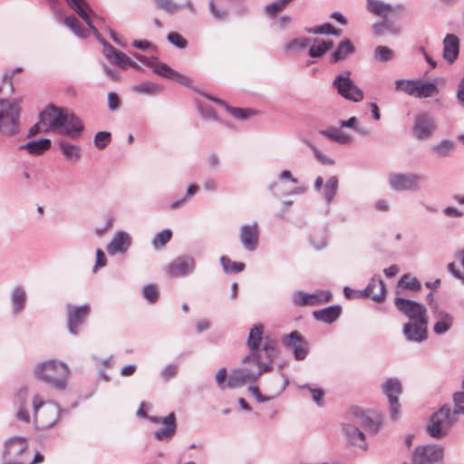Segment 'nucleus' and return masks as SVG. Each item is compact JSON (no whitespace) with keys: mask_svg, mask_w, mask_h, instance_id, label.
Instances as JSON below:
<instances>
[{"mask_svg":"<svg viewBox=\"0 0 464 464\" xmlns=\"http://www.w3.org/2000/svg\"><path fill=\"white\" fill-rule=\"evenodd\" d=\"M157 9L166 12L169 14H174L182 9V5L174 0H153Z\"/></svg>","mask_w":464,"mask_h":464,"instance_id":"nucleus-42","label":"nucleus"},{"mask_svg":"<svg viewBox=\"0 0 464 464\" xmlns=\"http://www.w3.org/2000/svg\"><path fill=\"white\" fill-rule=\"evenodd\" d=\"M382 391L389 401L398 399V396L401 392V383L396 378L388 379L382 384Z\"/></svg>","mask_w":464,"mask_h":464,"instance_id":"nucleus-41","label":"nucleus"},{"mask_svg":"<svg viewBox=\"0 0 464 464\" xmlns=\"http://www.w3.org/2000/svg\"><path fill=\"white\" fill-rule=\"evenodd\" d=\"M312 43V40L306 37L295 38L285 44V50L287 52L301 49L304 50Z\"/></svg>","mask_w":464,"mask_h":464,"instance_id":"nucleus-51","label":"nucleus"},{"mask_svg":"<svg viewBox=\"0 0 464 464\" xmlns=\"http://www.w3.org/2000/svg\"><path fill=\"white\" fill-rule=\"evenodd\" d=\"M398 285L412 291H417L421 286L420 282L415 276H411L409 274H405L401 277Z\"/></svg>","mask_w":464,"mask_h":464,"instance_id":"nucleus-47","label":"nucleus"},{"mask_svg":"<svg viewBox=\"0 0 464 464\" xmlns=\"http://www.w3.org/2000/svg\"><path fill=\"white\" fill-rule=\"evenodd\" d=\"M50 139H40L20 145V150H26L30 154L40 155L51 148Z\"/></svg>","mask_w":464,"mask_h":464,"instance_id":"nucleus-35","label":"nucleus"},{"mask_svg":"<svg viewBox=\"0 0 464 464\" xmlns=\"http://www.w3.org/2000/svg\"><path fill=\"white\" fill-rule=\"evenodd\" d=\"M293 302L299 306H315L328 303L332 299L329 291L318 290L308 294L304 291H295L292 295Z\"/></svg>","mask_w":464,"mask_h":464,"instance_id":"nucleus-16","label":"nucleus"},{"mask_svg":"<svg viewBox=\"0 0 464 464\" xmlns=\"http://www.w3.org/2000/svg\"><path fill=\"white\" fill-rule=\"evenodd\" d=\"M306 31L310 34H334V35H339L340 31L336 30L331 24H324L319 26L312 27L306 29Z\"/></svg>","mask_w":464,"mask_h":464,"instance_id":"nucleus-54","label":"nucleus"},{"mask_svg":"<svg viewBox=\"0 0 464 464\" xmlns=\"http://www.w3.org/2000/svg\"><path fill=\"white\" fill-rule=\"evenodd\" d=\"M334 87L343 98L359 102L363 100L364 93L350 78V72L337 75L334 82Z\"/></svg>","mask_w":464,"mask_h":464,"instance_id":"nucleus-9","label":"nucleus"},{"mask_svg":"<svg viewBox=\"0 0 464 464\" xmlns=\"http://www.w3.org/2000/svg\"><path fill=\"white\" fill-rule=\"evenodd\" d=\"M28 450V443L24 437L15 436L4 443V464H24V459Z\"/></svg>","mask_w":464,"mask_h":464,"instance_id":"nucleus-8","label":"nucleus"},{"mask_svg":"<svg viewBox=\"0 0 464 464\" xmlns=\"http://www.w3.org/2000/svg\"><path fill=\"white\" fill-rule=\"evenodd\" d=\"M349 414L352 422L343 424V430L347 440L353 445L365 450L367 445L365 443V435L362 429L372 434H376L379 430V425L358 408H352Z\"/></svg>","mask_w":464,"mask_h":464,"instance_id":"nucleus-3","label":"nucleus"},{"mask_svg":"<svg viewBox=\"0 0 464 464\" xmlns=\"http://www.w3.org/2000/svg\"><path fill=\"white\" fill-rule=\"evenodd\" d=\"M178 371L177 364H168L160 372L163 379L168 380L174 377Z\"/></svg>","mask_w":464,"mask_h":464,"instance_id":"nucleus-63","label":"nucleus"},{"mask_svg":"<svg viewBox=\"0 0 464 464\" xmlns=\"http://www.w3.org/2000/svg\"><path fill=\"white\" fill-rule=\"evenodd\" d=\"M367 10L382 19L401 17L405 13V7L401 5H392L381 0H366Z\"/></svg>","mask_w":464,"mask_h":464,"instance_id":"nucleus-15","label":"nucleus"},{"mask_svg":"<svg viewBox=\"0 0 464 464\" xmlns=\"http://www.w3.org/2000/svg\"><path fill=\"white\" fill-rule=\"evenodd\" d=\"M459 53V38L452 34H448L443 40V58L450 63H454Z\"/></svg>","mask_w":464,"mask_h":464,"instance_id":"nucleus-27","label":"nucleus"},{"mask_svg":"<svg viewBox=\"0 0 464 464\" xmlns=\"http://www.w3.org/2000/svg\"><path fill=\"white\" fill-rule=\"evenodd\" d=\"M57 145L65 160L77 161L81 159V148L79 146L63 140H59Z\"/></svg>","mask_w":464,"mask_h":464,"instance_id":"nucleus-33","label":"nucleus"},{"mask_svg":"<svg viewBox=\"0 0 464 464\" xmlns=\"http://www.w3.org/2000/svg\"><path fill=\"white\" fill-rule=\"evenodd\" d=\"M208 99L223 106L226 109V111L236 119L246 120L250 115H252L254 113L253 111L248 110V109L230 107L227 103H225L223 101H221L218 98L208 96Z\"/></svg>","mask_w":464,"mask_h":464,"instance_id":"nucleus-40","label":"nucleus"},{"mask_svg":"<svg viewBox=\"0 0 464 464\" xmlns=\"http://www.w3.org/2000/svg\"><path fill=\"white\" fill-rule=\"evenodd\" d=\"M436 130L435 120L428 113L416 115L413 132L417 139L421 140H429Z\"/></svg>","mask_w":464,"mask_h":464,"instance_id":"nucleus-21","label":"nucleus"},{"mask_svg":"<svg viewBox=\"0 0 464 464\" xmlns=\"http://www.w3.org/2000/svg\"><path fill=\"white\" fill-rule=\"evenodd\" d=\"M220 264L226 273H239L245 269V264L232 262L227 256L220 257Z\"/></svg>","mask_w":464,"mask_h":464,"instance_id":"nucleus-48","label":"nucleus"},{"mask_svg":"<svg viewBox=\"0 0 464 464\" xmlns=\"http://www.w3.org/2000/svg\"><path fill=\"white\" fill-rule=\"evenodd\" d=\"M313 44L309 48L308 54L312 58H320L326 53L332 47V41H323L317 38L312 41Z\"/></svg>","mask_w":464,"mask_h":464,"instance_id":"nucleus-38","label":"nucleus"},{"mask_svg":"<svg viewBox=\"0 0 464 464\" xmlns=\"http://www.w3.org/2000/svg\"><path fill=\"white\" fill-rule=\"evenodd\" d=\"M63 23L66 26H68L77 36L81 38H86L88 36V32L84 29L80 21L74 16L70 15L66 16L63 19Z\"/></svg>","mask_w":464,"mask_h":464,"instance_id":"nucleus-43","label":"nucleus"},{"mask_svg":"<svg viewBox=\"0 0 464 464\" xmlns=\"http://www.w3.org/2000/svg\"><path fill=\"white\" fill-rule=\"evenodd\" d=\"M175 70H173L167 63L156 62L153 67V72L166 79H172L175 75Z\"/></svg>","mask_w":464,"mask_h":464,"instance_id":"nucleus-52","label":"nucleus"},{"mask_svg":"<svg viewBox=\"0 0 464 464\" xmlns=\"http://www.w3.org/2000/svg\"><path fill=\"white\" fill-rule=\"evenodd\" d=\"M227 373L226 368H220L215 376L216 382L220 389L227 388Z\"/></svg>","mask_w":464,"mask_h":464,"instance_id":"nucleus-61","label":"nucleus"},{"mask_svg":"<svg viewBox=\"0 0 464 464\" xmlns=\"http://www.w3.org/2000/svg\"><path fill=\"white\" fill-rule=\"evenodd\" d=\"M150 421L153 423H160L162 428L154 432V436L158 440H170L176 433L177 422L174 412H170L166 417L148 416Z\"/></svg>","mask_w":464,"mask_h":464,"instance_id":"nucleus-20","label":"nucleus"},{"mask_svg":"<svg viewBox=\"0 0 464 464\" xmlns=\"http://www.w3.org/2000/svg\"><path fill=\"white\" fill-rule=\"evenodd\" d=\"M456 256L460 261L463 270L458 269L453 262L447 265V269L454 278L458 279L464 285V248L458 252Z\"/></svg>","mask_w":464,"mask_h":464,"instance_id":"nucleus-45","label":"nucleus"},{"mask_svg":"<svg viewBox=\"0 0 464 464\" xmlns=\"http://www.w3.org/2000/svg\"><path fill=\"white\" fill-rule=\"evenodd\" d=\"M69 5L79 14V16L88 24L90 29L93 32L97 38L101 34L98 29L93 25V23L89 15V5L85 0H67Z\"/></svg>","mask_w":464,"mask_h":464,"instance_id":"nucleus-29","label":"nucleus"},{"mask_svg":"<svg viewBox=\"0 0 464 464\" xmlns=\"http://www.w3.org/2000/svg\"><path fill=\"white\" fill-rule=\"evenodd\" d=\"M143 297L150 303H155L159 298V291L156 285H147L142 288Z\"/></svg>","mask_w":464,"mask_h":464,"instance_id":"nucleus-57","label":"nucleus"},{"mask_svg":"<svg viewBox=\"0 0 464 464\" xmlns=\"http://www.w3.org/2000/svg\"><path fill=\"white\" fill-rule=\"evenodd\" d=\"M196 268L195 258L184 255L178 256L167 266V272L171 277H186L191 275Z\"/></svg>","mask_w":464,"mask_h":464,"instance_id":"nucleus-18","label":"nucleus"},{"mask_svg":"<svg viewBox=\"0 0 464 464\" xmlns=\"http://www.w3.org/2000/svg\"><path fill=\"white\" fill-rule=\"evenodd\" d=\"M104 54L105 56L111 60L114 64L118 65L122 69H127L128 67H132L136 70H140V66L133 62L128 55L124 53L117 50L113 45L108 43H104Z\"/></svg>","mask_w":464,"mask_h":464,"instance_id":"nucleus-23","label":"nucleus"},{"mask_svg":"<svg viewBox=\"0 0 464 464\" xmlns=\"http://www.w3.org/2000/svg\"><path fill=\"white\" fill-rule=\"evenodd\" d=\"M309 148L313 150L314 154V157L316 158V160L318 161H320L322 164L324 165H334V160L325 155L324 152H322L318 148H316L314 145H313L312 143H309L308 144Z\"/></svg>","mask_w":464,"mask_h":464,"instance_id":"nucleus-58","label":"nucleus"},{"mask_svg":"<svg viewBox=\"0 0 464 464\" xmlns=\"http://www.w3.org/2000/svg\"><path fill=\"white\" fill-rule=\"evenodd\" d=\"M34 372L37 378L57 391H64L68 385L70 370L58 360H48L37 364Z\"/></svg>","mask_w":464,"mask_h":464,"instance_id":"nucleus-4","label":"nucleus"},{"mask_svg":"<svg viewBox=\"0 0 464 464\" xmlns=\"http://www.w3.org/2000/svg\"><path fill=\"white\" fill-rule=\"evenodd\" d=\"M342 312L340 305H329L324 309L316 310L313 312L314 317L317 321L324 322L325 324H332L337 320Z\"/></svg>","mask_w":464,"mask_h":464,"instance_id":"nucleus-31","label":"nucleus"},{"mask_svg":"<svg viewBox=\"0 0 464 464\" xmlns=\"http://www.w3.org/2000/svg\"><path fill=\"white\" fill-rule=\"evenodd\" d=\"M94 145L102 150L111 142V133L108 131H99L95 134L93 140Z\"/></svg>","mask_w":464,"mask_h":464,"instance_id":"nucleus-56","label":"nucleus"},{"mask_svg":"<svg viewBox=\"0 0 464 464\" xmlns=\"http://www.w3.org/2000/svg\"><path fill=\"white\" fill-rule=\"evenodd\" d=\"M91 314V306L88 304L82 305H66L67 328L71 334L77 335L79 328L87 320Z\"/></svg>","mask_w":464,"mask_h":464,"instance_id":"nucleus-13","label":"nucleus"},{"mask_svg":"<svg viewBox=\"0 0 464 464\" xmlns=\"http://www.w3.org/2000/svg\"><path fill=\"white\" fill-rule=\"evenodd\" d=\"M355 51L354 46L348 39L340 42L337 49L332 54V62L338 63L344 60L349 54L353 53Z\"/></svg>","mask_w":464,"mask_h":464,"instance_id":"nucleus-37","label":"nucleus"},{"mask_svg":"<svg viewBox=\"0 0 464 464\" xmlns=\"http://www.w3.org/2000/svg\"><path fill=\"white\" fill-rule=\"evenodd\" d=\"M393 51L382 45H379L374 50V58L381 63H387L393 58Z\"/></svg>","mask_w":464,"mask_h":464,"instance_id":"nucleus-53","label":"nucleus"},{"mask_svg":"<svg viewBox=\"0 0 464 464\" xmlns=\"http://www.w3.org/2000/svg\"><path fill=\"white\" fill-rule=\"evenodd\" d=\"M360 297H371L373 301L381 303L384 300L386 287L382 279L372 278L367 286L360 291Z\"/></svg>","mask_w":464,"mask_h":464,"instance_id":"nucleus-26","label":"nucleus"},{"mask_svg":"<svg viewBox=\"0 0 464 464\" xmlns=\"http://www.w3.org/2000/svg\"><path fill=\"white\" fill-rule=\"evenodd\" d=\"M424 178L416 173H392L388 184L394 191H418Z\"/></svg>","mask_w":464,"mask_h":464,"instance_id":"nucleus-10","label":"nucleus"},{"mask_svg":"<svg viewBox=\"0 0 464 464\" xmlns=\"http://www.w3.org/2000/svg\"><path fill=\"white\" fill-rule=\"evenodd\" d=\"M435 323L433 325V332L437 335H442L448 333L453 326L454 317L448 311L440 308H436L433 311Z\"/></svg>","mask_w":464,"mask_h":464,"instance_id":"nucleus-25","label":"nucleus"},{"mask_svg":"<svg viewBox=\"0 0 464 464\" xmlns=\"http://www.w3.org/2000/svg\"><path fill=\"white\" fill-rule=\"evenodd\" d=\"M34 420L38 429L47 430L53 427L63 411L62 408L53 401H44L41 396L33 398Z\"/></svg>","mask_w":464,"mask_h":464,"instance_id":"nucleus-6","label":"nucleus"},{"mask_svg":"<svg viewBox=\"0 0 464 464\" xmlns=\"http://www.w3.org/2000/svg\"><path fill=\"white\" fill-rule=\"evenodd\" d=\"M455 143L453 140H443L431 148L432 151L440 157H446L454 149Z\"/></svg>","mask_w":464,"mask_h":464,"instance_id":"nucleus-46","label":"nucleus"},{"mask_svg":"<svg viewBox=\"0 0 464 464\" xmlns=\"http://www.w3.org/2000/svg\"><path fill=\"white\" fill-rule=\"evenodd\" d=\"M394 305L398 311L408 318V322L428 319L426 307L417 301L396 297Z\"/></svg>","mask_w":464,"mask_h":464,"instance_id":"nucleus-12","label":"nucleus"},{"mask_svg":"<svg viewBox=\"0 0 464 464\" xmlns=\"http://www.w3.org/2000/svg\"><path fill=\"white\" fill-rule=\"evenodd\" d=\"M406 341L420 343L428 339V319L407 322L402 325Z\"/></svg>","mask_w":464,"mask_h":464,"instance_id":"nucleus-19","label":"nucleus"},{"mask_svg":"<svg viewBox=\"0 0 464 464\" xmlns=\"http://www.w3.org/2000/svg\"><path fill=\"white\" fill-rule=\"evenodd\" d=\"M339 188V180L336 176H331L325 182L323 188V197L327 205H330L336 194Z\"/></svg>","mask_w":464,"mask_h":464,"instance_id":"nucleus-39","label":"nucleus"},{"mask_svg":"<svg viewBox=\"0 0 464 464\" xmlns=\"http://www.w3.org/2000/svg\"><path fill=\"white\" fill-rule=\"evenodd\" d=\"M239 239L244 248L247 251H255L258 246L259 228L257 222L245 224L239 230Z\"/></svg>","mask_w":464,"mask_h":464,"instance_id":"nucleus-22","label":"nucleus"},{"mask_svg":"<svg viewBox=\"0 0 464 464\" xmlns=\"http://www.w3.org/2000/svg\"><path fill=\"white\" fill-rule=\"evenodd\" d=\"M10 302L12 304V313L14 314H21L26 307L27 295L22 286H14L10 292Z\"/></svg>","mask_w":464,"mask_h":464,"instance_id":"nucleus-28","label":"nucleus"},{"mask_svg":"<svg viewBox=\"0 0 464 464\" xmlns=\"http://www.w3.org/2000/svg\"><path fill=\"white\" fill-rule=\"evenodd\" d=\"M343 128H329L327 130H320V134L328 138L329 140L342 144L346 145L352 142V136L342 130Z\"/></svg>","mask_w":464,"mask_h":464,"instance_id":"nucleus-34","label":"nucleus"},{"mask_svg":"<svg viewBox=\"0 0 464 464\" xmlns=\"http://www.w3.org/2000/svg\"><path fill=\"white\" fill-rule=\"evenodd\" d=\"M162 90L161 85L150 81L142 82L132 86V92L141 95H156L160 93Z\"/></svg>","mask_w":464,"mask_h":464,"instance_id":"nucleus-36","label":"nucleus"},{"mask_svg":"<svg viewBox=\"0 0 464 464\" xmlns=\"http://www.w3.org/2000/svg\"><path fill=\"white\" fill-rule=\"evenodd\" d=\"M282 343L293 351L297 361H303L308 354L309 345L307 341L297 331L282 336Z\"/></svg>","mask_w":464,"mask_h":464,"instance_id":"nucleus-17","label":"nucleus"},{"mask_svg":"<svg viewBox=\"0 0 464 464\" xmlns=\"http://www.w3.org/2000/svg\"><path fill=\"white\" fill-rule=\"evenodd\" d=\"M171 80H174L177 83L183 85L185 87L191 88V89L193 88L192 80L190 79V77H188L185 74L179 73L177 71L175 72V75H173Z\"/></svg>","mask_w":464,"mask_h":464,"instance_id":"nucleus-62","label":"nucleus"},{"mask_svg":"<svg viewBox=\"0 0 464 464\" xmlns=\"http://www.w3.org/2000/svg\"><path fill=\"white\" fill-rule=\"evenodd\" d=\"M302 388H307L311 393L314 401L319 406L323 405L324 392L322 389L312 388L308 384L302 386Z\"/></svg>","mask_w":464,"mask_h":464,"instance_id":"nucleus-60","label":"nucleus"},{"mask_svg":"<svg viewBox=\"0 0 464 464\" xmlns=\"http://www.w3.org/2000/svg\"><path fill=\"white\" fill-rule=\"evenodd\" d=\"M120 99L118 97V95L113 92H111L108 93V108L111 110V111H116L120 108Z\"/></svg>","mask_w":464,"mask_h":464,"instance_id":"nucleus-64","label":"nucleus"},{"mask_svg":"<svg viewBox=\"0 0 464 464\" xmlns=\"http://www.w3.org/2000/svg\"><path fill=\"white\" fill-rule=\"evenodd\" d=\"M208 9L212 16L218 21H225L227 18V12L225 8L218 7L214 0L208 1Z\"/></svg>","mask_w":464,"mask_h":464,"instance_id":"nucleus-55","label":"nucleus"},{"mask_svg":"<svg viewBox=\"0 0 464 464\" xmlns=\"http://www.w3.org/2000/svg\"><path fill=\"white\" fill-rule=\"evenodd\" d=\"M456 421V412H452L450 405H443L430 416L426 430L431 438L440 439L448 434L449 430Z\"/></svg>","mask_w":464,"mask_h":464,"instance_id":"nucleus-7","label":"nucleus"},{"mask_svg":"<svg viewBox=\"0 0 464 464\" xmlns=\"http://www.w3.org/2000/svg\"><path fill=\"white\" fill-rule=\"evenodd\" d=\"M415 79H400L395 81V90L410 96L414 94Z\"/></svg>","mask_w":464,"mask_h":464,"instance_id":"nucleus-50","label":"nucleus"},{"mask_svg":"<svg viewBox=\"0 0 464 464\" xmlns=\"http://www.w3.org/2000/svg\"><path fill=\"white\" fill-rule=\"evenodd\" d=\"M438 93L439 88L435 82L424 81L420 78L415 79L413 97L419 99L430 98Z\"/></svg>","mask_w":464,"mask_h":464,"instance_id":"nucleus-30","label":"nucleus"},{"mask_svg":"<svg viewBox=\"0 0 464 464\" xmlns=\"http://www.w3.org/2000/svg\"><path fill=\"white\" fill-rule=\"evenodd\" d=\"M264 327L258 324L254 325L249 330L246 344L249 348V353L242 359V362L246 364L251 361H266V355L262 347L260 348V343L263 338Z\"/></svg>","mask_w":464,"mask_h":464,"instance_id":"nucleus-11","label":"nucleus"},{"mask_svg":"<svg viewBox=\"0 0 464 464\" xmlns=\"http://www.w3.org/2000/svg\"><path fill=\"white\" fill-rule=\"evenodd\" d=\"M443 448L440 445H423L416 448L413 464H442Z\"/></svg>","mask_w":464,"mask_h":464,"instance_id":"nucleus-14","label":"nucleus"},{"mask_svg":"<svg viewBox=\"0 0 464 464\" xmlns=\"http://www.w3.org/2000/svg\"><path fill=\"white\" fill-rule=\"evenodd\" d=\"M372 30L375 36H382L387 34L398 35L401 33V28L394 23L388 21V18L382 19V22L374 23Z\"/></svg>","mask_w":464,"mask_h":464,"instance_id":"nucleus-32","label":"nucleus"},{"mask_svg":"<svg viewBox=\"0 0 464 464\" xmlns=\"http://www.w3.org/2000/svg\"><path fill=\"white\" fill-rule=\"evenodd\" d=\"M41 121L47 125L44 132L53 130L72 140H77L84 130L81 119L63 107L49 106L42 111Z\"/></svg>","mask_w":464,"mask_h":464,"instance_id":"nucleus-2","label":"nucleus"},{"mask_svg":"<svg viewBox=\"0 0 464 464\" xmlns=\"http://www.w3.org/2000/svg\"><path fill=\"white\" fill-rule=\"evenodd\" d=\"M19 101L0 98V134L13 137L20 131Z\"/></svg>","mask_w":464,"mask_h":464,"instance_id":"nucleus-5","label":"nucleus"},{"mask_svg":"<svg viewBox=\"0 0 464 464\" xmlns=\"http://www.w3.org/2000/svg\"><path fill=\"white\" fill-rule=\"evenodd\" d=\"M293 0H276L264 7L265 14L270 18L282 12Z\"/></svg>","mask_w":464,"mask_h":464,"instance_id":"nucleus-44","label":"nucleus"},{"mask_svg":"<svg viewBox=\"0 0 464 464\" xmlns=\"http://www.w3.org/2000/svg\"><path fill=\"white\" fill-rule=\"evenodd\" d=\"M131 245L130 235L123 230L117 231L110 243L107 245L106 250L110 256L116 254H124Z\"/></svg>","mask_w":464,"mask_h":464,"instance_id":"nucleus-24","label":"nucleus"},{"mask_svg":"<svg viewBox=\"0 0 464 464\" xmlns=\"http://www.w3.org/2000/svg\"><path fill=\"white\" fill-rule=\"evenodd\" d=\"M167 39L171 44L175 45L179 49L186 48L188 44L187 41L183 38V36L178 33H169L167 35Z\"/></svg>","mask_w":464,"mask_h":464,"instance_id":"nucleus-59","label":"nucleus"},{"mask_svg":"<svg viewBox=\"0 0 464 464\" xmlns=\"http://www.w3.org/2000/svg\"><path fill=\"white\" fill-rule=\"evenodd\" d=\"M276 343L272 339H266L262 344L266 361H251L242 367L232 370L227 378V388L236 389L246 383H255L264 372L273 369V361L276 354Z\"/></svg>","mask_w":464,"mask_h":464,"instance_id":"nucleus-1","label":"nucleus"},{"mask_svg":"<svg viewBox=\"0 0 464 464\" xmlns=\"http://www.w3.org/2000/svg\"><path fill=\"white\" fill-rule=\"evenodd\" d=\"M171 237L172 232L169 228L160 231L152 239L153 247L158 249L164 246L171 239Z\"/></svg>","mask_w":464,"mask_h":464,"instance_id":"nucleus-49","label":"nucleus"}]
</instances>
